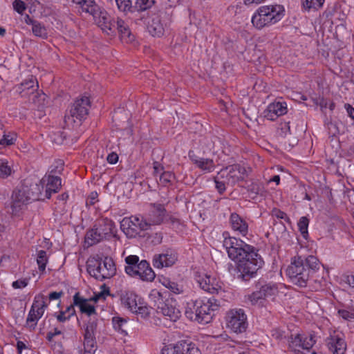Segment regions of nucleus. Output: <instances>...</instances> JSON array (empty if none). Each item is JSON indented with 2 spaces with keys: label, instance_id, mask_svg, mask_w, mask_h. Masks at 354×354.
<instances>
[{
  "label": "nucleus",
  "instance_id": "obj_61",
  "mask_svg": "<svg viewBox=\"0 0 354 354\" xmlns=\"http://www.w3.org/2000/svg\"><path fill=\"white\" fill-rule=\"evenodd\" d=\"M272 214L278 218L288 219L287 214L284 212L278 209H274L272 210Z\"/></svg>",
  "mask_w": 354,
  "mask_h": 354
},
{
  "label": "nucleus",
  "instance_id": "obj_7",
  "mask_svg": "<svg viewBox=\"0 0 354 354\" xmlns=\"http://www.w3.org/2000/svg\"><path fill=\"white\" fill-rule=\"evenodd\" d=\"M120 229L129 239L145 237L146 234L141 233L149 230V225L143 216H131L121 221Z\"/></svg>",
  "mask_w": 354,
  "mask_h": 354
},
{
  "label": "nucleus",
  "instance_id": "obj_62",
  "mask_svg": "<svg viewBox=\"0 0 354 354\" xmlns=\"http://www.w3.org/2000/svg\"><path fill=\"white\" fill-rule=\"evenodd\" d=\"M106 160L110 164H115L118 160V156L116 153L112 152L108 155Z\"/></svg>",
  "mask_w": 354,
  "mask_h": 354
},
{
  "label": "nucleus",
  "instance_id": "obj_54",
  "mask_svg": "<svg viewBox=\"0 0 354 354\" xmlns=\"http://www.w3.org/2000/svg\"><path fill=\"white\" fill-rule=\"evenodd\" d=\"M147 239L150 243L153 245H159L162 241V234L160 232L154 233L151 235H148Z\"/></svg>",
  "mask_w": 354,
  "mask_h": 354
},
{
  "label": "nucleus",
  "instance_id": "obj_30",
  "mask_svg": "<svg viewBox=\"0 0 354 354\" xmlns=\"http://www.w3.org/2000/svg\"><path fill=\"white\" fill-rule=\"evenodd\" d=\"M138 300H141V298L133 292H125L122 297V304L131 312L136 311V308L138 304Z\"/></svg>",
  "mask_w": 354,
  "mask_h": 354
},
{
  "label": "nucleus",
  "instance_id": "obj_17",
  "mask_svg": "<svg viewBox=\"0 0 354 354\" xmlns=\"http://www.w3.org/2000/svg\"><path fill=\"white\" fill-rule=\"evenodd\" d=\"M162 354H201V353L194 344L180 341L172 347L162 349Z\"/></svg>",
  "mask_w": 354,
  "mask_h": 354
},
{
  "label": "nucleus",
  "instance_id": "obj_41",
  "mask_svg": "<svg viewBox=\"0 0 354 354\" xmlns=\"http://www.w3.org/2000/svg\"><path fill=\"white\" fill-rule=\"evenodd\" d=\"M248 192L254 196H263L265 193V188L261 183L253 182L248 186Z\"/></svg>",
  "mask_w": 354,
  "mask_h": 354
},
{
  "label": "nucleus",
  "instance_id": "obj_43",
  "mask_svg": "<svg viewBox=\"0 0 354 354\" xmlns=\"http://www.w3.org/2000/svg\"><path fill=\"white\" fill-rule=\"evenodd\" d=\"M325 0H303L302 4L305 9L310 10V9L317 10L322 7Z\"/></svg>",
  "mask_w": 354,
  "mask_h": 354
},
{
  "label": "nucleus",
  "instance_id": "obj_35",
  "mask_svg": "<svg viewBox=\"0 0 354 354\" xmlns=\"http://www.w3.org/2000/svg\"><path fill=\"white\" fill-rule=\"evenodd\" d=\"M162 284L174 294H181L183 292V286L171 281L168 278H164Z\"/></svg>",
  "mask_w": 354,
  "mask_h": 354
},
{
  "label": "nucleus",
  "instance_id": "obj_23",
  "mask_svg": "<svg viewBox=\"0 0 354 354\" xmlns=\"http://www.w3.org/2000/svg\"><path fill=\"white\" fill-rule=\"evenodd\" d=\"M327 346L333 354H344L346 344L343 338L335 333L326 339Z\"/></svg>",
  "mask_w": 354,
  "mask_h": 354
},
{
  "label": "nucleus",
  "instance_id": "obj_20",
  "mask_svg": "<svg viewBox=\"0 0 354 354\" xmlns=\"http://www.w3.org/2000/svg\"><path fill=\"white\" fill-rule=\"evenodd\" d=\"M177 258V254L172 250L168 249L165 253L154 255L153 265L156 268L169 267L176 263Z\"/></svg>",
  "mask_w": 354,
  "mask_h": 354
},
{
  "label": "nucleus",
  "instance_id": "obj_33",
  "mask_svg": "<svg viewBox=\"0 0 354 354\" xmlns=\"http://www.w3.org/2000/svg\"><path fill=\"white\" fill-rule=\"evenodd\" d=\"M98 230H95V226L91 230H89L85 236V242L88 245H93L102 241H104V238L101 236V234L97 232Z\"/></svg>",
  "mask_w": 354,
  "mask_h": 354
},
{
  "label": "nucleus",
  "instance_id": "obj_1",
  "mask_svg": "<svg viewBox=\"0 0 354 354\" xmlns=\"http://www.w3.org/2000/svg\"><path fill=\"white\" fill-rule=\"evenodd\" d=\"M229 257L237 262V279L248 281L254 277L264 261L254 247L235 237H225L223 240Z\"/></svg>",
  "mask_w": 354,
  "mask_h": 354
},
{
  "label": "nucleus",
  "instance_id": "obj_9",
  "mask_svg": "<svg viewBox=\"0 0 354 354\" xmlns=\"http://www.w3.org/2000/svg\"><path fill=\"white\" fill-rule=\"evenodd\" d=\"M226 326L236 334L245 333L248 326L247 315L244 310L234 308L228 310L225 316Z\"/></svg>",
  "mask_w": 354,
  "mask_h": 354
},
{
  "label": "nucleus",
  "instance_id": "obj_55",
  "mask_svg": "<svg viewBox=\"0 0 354 354\" xmlns=\"http://www.w3.org/2000/svg\"><path fill=\"white\" fill-rule=\"evenodd\" d=\"M315 343V341L312 336L306 337L304 338L302 337L301 349L309 351Z\"/></svg>",
  "mask_w": 354,
  "mask_h": 354
},
{
  "label": "nucleus",
  "instance_id": "obj_53",
  "mask_svg": "<svg viewBox=\"0 0 354 354\" xmlns=\"http://www.w3.org/2000/svg\"><path fill=\"white\" fill-rule=\"evenodd\" d=\"M338 315L343 319L348 322L354 320V313L346 309H339L337 311Z\"/></svg>",
  "mask_w": 354,
  "mask_h": 354
},
{
  "label": "nucleus",
  "instance_id": "obj_50",
  "mask_svg": "<svg viewBox=\"0 0 354 354\" xmlns=\"http://www.w3.org/2000/svg\"><path fill=\"white\" fill-rule=\"evenodd\" d=\"M32 30L33 34L37 37H46L47 35L46 29L37 21L33 24Z\"/></svg>",
  "mask_w": 354,
  "mask_h": 354
},
{
  "label": "nucleus",
  "instance_id": "obj_8",
  "mask_svg": "<svg viewBox=\"0 0 354 354\" xmlns=\"http://www.w3.org/2000/svg\"><path fill=\"white\" fill-rule=\"evenodd\" d=\"M100 28L108 35L113 36L118 32L121 39L127 43L134 40V36L131 34L129 26L122 19L114 20L109 15V19L104 21Z\"/></svg>",
  "mask_w": 354,
  "mask_h": 354
},
{
  "label": "nucleus",
  "instance_id": "obj_39",
  "mask_svg": "<svg viewBox=\"0 0 354 354\" xmlns=\"http://www.w3.org/2000/svg\"><path fill=\"white\" fill-rule=\"evenodd\" d=\"M127 266H125L126 273H133V268H135L136 264L140 263L139 257L136 255H129L125 258Z\"/></svg>",
  "mask_w": 354,
  "mask_h": 354
},
{
  "label": "nucleus",
  "instance_id": "obj_47",
  "mask_svg": "<svg viewBox=\"0 0 354 354\" xmlns=\"http://www.w3.org/2000/svg\"><path fill=\"white\" fill-rule=\"evenodd\" d=\"M309 224V219L306 216H302L298 222V228L302 236L306 239L308 236V227Z\"/></svg>",
  "mask_w": 354,
  "mask_h": 354
},
{
  "label": "nucleus",
  "instance_id": "obj_26",
  "mask_svg": "<svg viewBox=\"0 0 354 354\" xmlns=\"http://www.w3.org/2000/svg\"><path fill=\"white\" fill-rule=\"evenodd\" d=\"M212 279L205 274L204 276H198L197 282L200 288L204 291L210 294H218L221 290V287L217 284H214Z\"/></svg>",
  "mask_w": 354,
  "mask_h": 354
},
{
  "label": "nucleus",
  "instance_id": "obj_18",
  "mask_svg": "<svg viewBox=\"0 0 354 354\" xmlns=\"http://www.w3.org/2000/svg\"><path fill=\"white\" fill-rule=\"evenodd\" d=\"M39 182L43 185V189L45 187L44 197L49 199L53 193H57L59 190L62 180L57 176L46 174Z\"/></svg>",
  "mask_w": 354,
  "mask_h": 354
},
{
  "label": "nucleus",
  "instance_id": "obj_27",
  "mask_svg": "<svg viewBox=\"0 0 354 354\" xmlns=\"http://www.w3.org/2000/svg\"><path fill=\"white\" fill-rule=\"evenodd\" d=\"M147 30L153 37H160L164 33V26L158 15H153L147 21Z\"/></svg>",
  "mask_w": 354,
  "mask_h": 354
},
{
  "label": "nucleus",
  "instance_id": "obj_25",
  "mask_svg": "<svg viewBox=\"0 0 354 354\" xmlns=\"http://www.w3.org/2000/svg\"><path fill=\"white\" fill-rule=\"evenodd\" d=\"M230 223L233 230L238 232L243 236H245L248 232V224L238 214L232 213L230 217Z\"/></svg>",
  "mask_w": 354,
  "mask_h": 354
},
{
  "label": "nucleus",
  "instance_id": "obj_21",
  "mask_svg": "<svg viewBox=\"0 0 354 354\" xmlns=\"http://www.w3.org/2000/svg\"><path fill=\"white\" fill-rule=\"evenodd\" d=\"M158 313L168 317L173 322H176L181 316L180 310L176 307V301L172 297L166 299L165 306H161Z\"/></svg>",
  "mask_w": 354,
  "mask_h": 354
},
{
  "label": "nucleus",
  "instance_id": "obj_6",
  "mask_svg": "<svg viewBox=\"0 0 354 354\" xmlns=\"http://www.w3.org/2000/svg\"><path fill=\"white\" fill-rule=\"evenodd\" d=\"M43 185L39 182H30L25 180L21 187L15 192L12 197L15 202L23 204L30 203L32 201L44 200L42 196Z\"/></svg>",
  "mask_w": 354,
  "mask_h": 354
},
{
  "label": "nucleus",
  "instance_id": "obj_44",
  "mask_svg": "<svg viewBox=\"0 0 354 354\" xmlns=\"http://www.w3.org/2000/svg\"><path fill=\"white\" fill-rule=\"evenodd\" d=\"M175 176L170 171H163L160 175L159 183L162 186H169L174 180Z\"/></svg>",
  "mask_w": 354,
  "mask_h": 354
},
{
  "label": "nucleus",
  "instance_id": "obj_40",
  "mask_svg": "<svg viewBox=\"0 0 354 354\" xmlns=\"http://www.w3.org/2000/svg\"><path fill=\"white\" fill-rule=\"evenodd\" d=\"M37 262L39 271L44 272L48 262L47 254L45 250H39L38 252Z\"/></svg>",
  "mask_w": 354,
  "mask_h": 354
},
{
  "label": "nucleus",
  "instance_id": "obj_32",
  "mask_svg": "<svg viewBox=\"0 0 354 354\" xmlns=\"http://www.w3.org/2000/svg\"><path fill=\"white\" fill-rule=\"evenodd\" d=\"M288 342L289 344V348L295 353V354H302L301 351V344H302V337L301 335L297 334L295 336V337L291 335L288 337Z\"/></svg>",
  "mask_w": 354,
  "mask_h": 354
},
{
  "label": "nucleus",
  "instance_id": "obj_34",
  "mask_svg": "<svg viewBox=\"0 0 354 354\" xmlns=\"http://www.w3.org/2000/svg\"><path fill=\"white\" fill-rule=\"evenodd\" d=\"M196 167L205 172H212L214 170L216 165L212 159L202 158L197 162Z\"/></svg>",
  "mask_w": 354,
  "mask_h": 354
},
{
  "label": "nucleus",
  "instance_id": "obj_5",
  "mask_svg": "<svg viewBox=\"0 0 354 354\" xmlns=\"http://www.w3.org/2000/svg\"><path fill=\"white\" fill-rule=\"evenodd\" d=\"M86 270L91 277L99 281L110 279L116 272L113 259L108 257L103 260L100 257L89 259L86 263Z\"/></svg>",
  "mask_w": 354,
  "mask_h": 354
},
{
  "label": "nucleus",
  "instance_id": "obj_19",
  "mask_svg": "<svg viewBox=\"0 0 354 354\" xmlns=\"http://www.w3.org/2000/svg\"><path fill=\"white\" fill-rule=\"evenodd\" d=\"M133 273H127L131 277H137L142 281H151L154 279L156 274L149 263L146 260H142L133 268Z\"/></svg>",
  "mask_w": 354,
  "mask_h": 354
},
{
  "label": "nucleus",
  "instance_id": "obj_51",
  "mask_svg": "<svg viewBox=\"0 0 354 354\" xmlns=\"http://www.w3.org/2000/svg\"><path fill=\"white\" fill-rule=\"evenodd\" d=\"M16 136L14 133H3V138L0 140V148L1 147L10 146L15 143Z\"/></svg>",
  "mask_w": 354,
  "mask_h": 354
},
{
  "label": "nucleus",
  "instance_id": "obj_16",
  "mask_svg": "<svg viewBox=\"0 0 354 354\" xmlns=\"http://www.w3.org/2000/svg\"><path fill=\"white\" fill-rule=\"evenodd\" d=\"M95 230L101 234L104 240H109L112 237H116V228L114 222L108 218H101L95 222Z\"/></svg>",
  "mask_w": 354,
  "mask_h": 354
},
{
  "label": "nucleus",
  "instance_id": "obj_2",
  "mask_svg": "<svg viewBox=\"0 0 354 354\" xmlns=\"http://www.w3.org/2000/svg\"><path fill=\"white\" fill-rule=\"evenodd\" d=\"M320 267L321 263L316 257L298 256L294 258L286 272L294 284L299 287H306Z\"/></svg>",
  "mask_w": 354,
  "mask_h": 354
},
{
  "label": "nucleus",
  "instance_id": "obj_46",
  "mask_svg": "<svg viewBox=\"0 0 354 354\" xmlns=\"http://www.w3.org/2000/svg\"><path fill=\"white\" fill-rule=\"evenodd\" d=\"M221 171L218 172L217 175L214 178V183L216 184V188L220 194L223 193L225 189V185H227V179L225 178H221Z\"/></svg>",
  "mask_w": 354,
  "mask_h": 354
},
{
  "label": "nucleus",
  "instance_id": "obj_15",
  "mask_svg": "<svg viewBox=\"0 0 354 354\" xmlns=\"http://www.w3.org/2000/svg\"><path fill=\"white\" fill-rule=\"evenodd\" d=\"M278 293V287L274 283L261 285L258 290L248 296V299L252 305L257 304L260 300L272 298Z\"/></svg>",
  "mask_w": 354,
  "mask_h": 354
},
{
  "label": "nucleus",
  "instance_id": "obj_38",
  "mask_svg": "<svg viewBox=\"0 0 354 354\" xmlns=\"http://www.w3.org/2000/svg\"><path fill=\"white\" fill-rule=\"evenodd\" d=\"M134 8L138 11H144L150 8L156 2V0H133Z\"/></svg>",
  "mask_w": 354,
  "mask_h": 354
},
{
  "label": "nucleus",
  "instance_id": "obj_64",
  "mask_svg": "<svg viewBox=\"0 0 354 354\" xmlns=\"http://www.w3.org/2000/svg\"><path fill=\"white\" fill-rule=\"evenodd\" d=\"M344 106L348 116L354 120V107L349 104H345Z\"/></svg>",
  "mask_w": 354,
  "mask_h": 354
},
{
  "label": "nucleus",
  "instance_id": "obj_29",
  "mask_svg": "<svg viewBox=\"0 0 354 354\" xmlns=\"http://www.w3.org/2000/svg\"><path fill=\"white\" fill-rule=\"evenodd\" d=\"M167 296V292H162L156 289L151 291L149 295V301L153 308H156L157 312L161 306H165Z\"/></svg>",
  "mask_w": 354,
  "mask_h": 354
},
{
  "label": "nucleus",
  "instance_id": "obj_52",
  "mask_svg": "<svg viewBox=\"0 0 354 354\" xmlns=\"http://www.w3.org/2000/svg\"><path fill=\"white\" fill-rule=\"evenodd\" d=\"M96 346L95 337H84V347L85 351H95Z\"/></svg>",
  "mask_w": 354,
  "mask_h": 354
},
{
  "label": "nucleus",
  "instance_id": "obj_57",
  "mask_svg": "<svg viewBox=\"0 0 354 354\" xmlns=\"http://www.w3.org/2000/svg\"><path fill=\"white\" fill-rule=\"evenodd\" d=\"M12 5L14 10L19 14H21L26 8L25 3L22 0H15Z\"/></svg>",
  "mask_w": 354,
  "mask_h": 354
},
{
  "label": "nucleus",
  "instance_id": "obj_22",
  "mask_svg": "<svg viewBox=\"0 0 354 354\" xmlns=\"http://www.w3.org/2000/svg\"><path fill=\"white\" fill-rule=\"evenodd\" d=\"M286 103L284 102H274L270 104L264 112V117L270 120H274L278 117L287 113Z\"/></svg>",
  "mask_w": 354,
  "mask_h": 354
},
{
  "label": "nucleus",
  "instance_id": "obj_48",
  "mask_svg": "<svg viewBox=\"0 0 354 354\" xmlns=\"http://www.w3.org/2000/svg\"><path fill=\"white\" fill-rule=\"evenodd\" d=\"M12 173V169L6 160H0V178H6Z\"/></svg>",
  "mask_w": 354,
  "mask_h": 354
},
{
  "label": "nucleus",
  "instance_id": "obj_24",
  "mask_svg": "<svg viewBox=\"0 0 354 354\" xmlns=\"http://www.w3.org/2000/svg\"><path fill=\"white\" fill-rule=\"evenodd\" d=\"M73 305L78 306L82 313H84L88 316L97 315V312L94 306L88 304V299L82 297L80 292H76L73 297Z\"/></svg>",
  "mask_w": 354,
  "mask_h": 354
},
{
  "label": "nucleus",
  "instance_id": "obj_59",
  "mask_svg": "<svg viewBox=\"0 0 354 354\" xmlns=\"http://www.w3.org/2000/svg\"><path fill=\"white\" fill-rule=\"evenodd\" d=\"M153 176H156L158 174H161L163 172V166L158 161H154L153 163Z\"/></svg>",
  "mask_w": 354,
  "mask_h": 354
},
{
  "label": "nucleus",
  "instance_id": "obj_11",
  "mask_svg": "<svg viewBox=\"0 0 354 354\" xmlns=\"http://www.w3.org/2000/svg\"><path fill=\"white\" fill-rule=\"evenodd\" d=\"M73 3L78 5L83 12L93 16L95 24L101 27L104 21L109 19V13L100 7L95 0H72Z\"/></svg>",
  "mask_w": 354,
  "mask_h": 354
},
{
  "label": "nucleus",
  "instance_id": "obj_45",
  "mask_svg": "<svg viewBox=\"0 0 354 354\" xmlns=\"http://www.w3.org/2000/svg\"><path fill=\"white\" fill-rule=\"evenodd\" d=\"M112 322L115 330L120 331L122 334L127 335V330L124 328V326L127 323L126 319L118 317H114L112 319Z\"/></svg>",
  "mask_w": 354,
  "mask_h": 354
},
{
  "label": "nucleus",
  "instance_id": "obj_12",
  "mask_svg": "<svg viewBox=\"0 0 354 354\" xmlns=\"http://www.w3.org/2000/svg\"><path fill=\"white\" fill-rule=\"evenodd\" d=\"M90 106L91 102L88 97L83 96L77 99L71 105L68 113L66 114L65 120H71L73 122L77 120L81 122L86 118Z\"/></svg>",
  "mask_w": 354,
  "mask_h": 354
},
{
  "label": "nucleus",
  "instance_id": "obj_60",
  "mask_svg": "<svg viewBox=\"0 0 354 354\" xmlns=\"http://www.w3.org/2000/svg\"><path fill=\"white\" fill-rule=\"evenodd\" d=\"M61 334H62V331L60 330H59L57 328H55L53 329V330L48 332V333L46 335V339L50 342L53 340V339L55 336L61 335Z\"/></svg>",
  "mask_w": 354,
  "mask_h": 354
},
{
  "label": "nucleus",
  "instance_id": "obj_10",
  "mask_svg": "<svg viewBox=\"0 0 354 354\" xmlns=\"http://www.w3.org/2000/svg\"><path fill=\"white\" fill-rule=\"evenodd\" d=\"M48 306L45 296L42 294L37 295L26 318V326L30 330H34Z\"/></svg>",
  "mask_w": 354,
  "mask_h": 354
},
{
  "label": "nucleus",
  "instance_id": "obj_28",
  "mask_svg": "<svg viewBox=\"0 0 354 354\" xmlns=\"http://www.w3.org/2000/svg\"><path fill=\"white\" fill-rule=\"evenodd\" d=\"M38 87L37 80L33 76H31L30 79L24 80L19 85L18 91L22 97H26L34 94Z\"/></svg>",
  "mask_w": 354,
  "mask_h": 354
},
{
  "label": "nucleus",
  "instance_id": "obj_14",
  "mask_svg": "<svg viewBox=\"0 0 354 354\" xmlns=\"http://www.w3.org/2000/svg\"><path fill=\"white\" fill-rule=\"evenodd\" d=\"M150 206L153 208L149 213L144 216V219L149 225V229L152 225H159L167 220V213L165 205L160 203H151Z\"/></svg>",
  "mask_w": 354,
  "mask_h": 354
},
{
  "label": "nucleus",
  "instance_id": "obj_58",
  "mask_svg": "<svg viewBox=\"0 0 354 354\" xmlns=\"http://www.w3.org/2000/svg\"><path fill=\"white\" fill-rule=\"evenodd\" d=\"M28 283V279H23L17 280L15 281L12 282V286L15 289H19L26 287Z\"/></svg>",
  "mask_w": 354,
  "mask_h": 354
},
{
  "label": "nucleus",
  "instance_id": "obj_4",
  "mask_svg": "<svg viewBox=\"0 0 354 354\" xmlns=\"http://www.w3.org/2000/svg\"><path fill=\"white\" fill-rule=\"evenodd\" d=\"M284 11L281 5L261 6L252 16V23L256 28L261 29L280 21L284 16Z\"/></svg>",
  "mask_w": 354,
  "mask_h": 354
},
{
  "label": "nucleus",
  "instance_id": "obj_13",
  "mask_svg": "<svg viewBox=\"0 0 354 354\" xmlns=\"http://www.w3.org/2000/svg\"><path fill=\"white\" fill-rule=\"evenodd\" d=\"M221 178L227 179V185H234L239 181L244 180L246 170L244 167L234 164L223 168L221 170Z\"/></svg>",
  "mask_w": 354,
  "mask_h": 354
},
{
  "label": "nucleus",
  "instance_id": "obj_56",
  "mask_svg": "<svg viewBox=\"0 0 354 354\" xmlns=\"http://www.w3.org/2000/svg\"><path fill=\"white\" fill-rule=\"evenodd\" d=\"M64 170V163L62 162H57V165L55 166H52L50 170L48 171V174H52L54 176H57V174H60Z\"/></svg>",
  "mask_w": 354,
  "mask_h": 354
},
{
  "label": "nucleus",
  "instance_id": "obj_36",
  "mask_svg": "<svg viewBox=\"0 0 354 354\" xmlns=\"http://www.w3.org/2000/svg\"><path fill=\"white\" fill-rule=\"evenodd\" d=\"M97 326V319L90 318L84 327V337H95Z\"/></svg>",
  "mask_w": 354,
  "mask_h": 354
},
{
  "label": "nucleus",
  "instance_id": "obj_63",
  "mask_svg": "<svg viewBox=\"0 0 354 354\" xmlns=\"http://www.w3.org/2000/svg\"><path fill=\"white\" fill-rule=\"evenodd\" d=\"M64 295V292L62 291L60 292H51L48 295V299L49 300H55L59 299L62 295Z\"/></svg>",
  "mask_w": 354,
  "mask_h": 354
},
{
  "label": "nucleus",
  "instance_id": "obj_49",
  "mask_svg": "<svg viewBox=\"0 0 354 354\" xmlns=\"http://www.w3.org/2000/svg\"><path fill=\"white\" fill-rule=\"evenodd\" d=\"M136 310V311H133L132 313L140 315L142 317H146L150 314L148 306L142 300H138V304Z\"/></svg>",
  "mask_w": 354,
  "mask_h": 354
},
{
  "label": "nucleus",
  "instance_id": "obj_31",
  "mask_svg": "<svg viewBox=\"0 0 354 354\" xmlns=\"http://www.w3.org/2000/svg\"><path fill=\"white\" fill-rule=\"evenodd\" d=\"M75 305L73 303L68 306L66 310H60L58 313L54 314V317H56L57 322L64 323L68 321L73 316L76 315Z\"/></svg>",
  "mask_w": 354,
  "mask_h": 354
},
{
  "label": "nucleus",
  "instance_id": "obj_3",
  "mask_svg": "<svg viewBox=\"0 0 354 354\" xmlns=\"http://www.w3.org/2000/svg\"><path fill=\"white\" fill-rule=\"evenodd\" d=\"M219 306L217 300L214 297L204 299L192 300L188 302L185 309V315L190 320L196 321L200 324H207L213 317V312Z\"/></svg>",
  "mask_w": 354,
  "mask_h": 354
},
{
  "label": "nucleus",
  "instance_id": "obj_42",
  "mask_svg": "<svg viewBox=\"0 0 354 354\" xmlns=\"http://www.w3.org/2000/svg\"><path fill=\"white\" fill-rule=\"evenodd\" d=\"M289 332L282 330L280 328H275L271 330L272 337L278 341H284L288 339Z\"/></svg>",
  "mask_w": 354,
  "mask_h": 354
},
{
  "label": "nucleus",
  "instance_id": "obj_37",
  "mask_svg": "<svg viewBox=\"0 0 354 354\" xmlns=\"http://www.w3.org/2000/svg\"><path fill=\"white\" fill-rule=\"evenodd\" d=\"M118 8L123 12H133V2H134L133 0H115Z\"/></svg>",
  "mask_w": 354,
  "mask_h": 354
}]
</instances>
